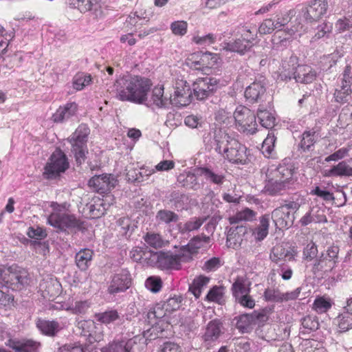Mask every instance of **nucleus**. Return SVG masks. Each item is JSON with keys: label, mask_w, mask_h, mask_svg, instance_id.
<instances>
[{"label": "nucleus", "mask_w": 352, "mask_h": 352, "mask_svg": "<svg viewBox=\"0 0 352 352\" xmlns=\"http://www.w3.org/2000/svg\"><path fill=\"white\" fill-rule=\"evenodd\" d=\"M151 86L150 79L140 76H131L117 79L111 91L121 101L142 104L146 101Z\"/></svg>", "instance_id": "obj_1"}, {"label": "nucleus", "mask_w": 352, "mask_h": 352, "mask_svg": "<svg viewBox=\"0 0 352 352\" xmlns=\"http://www.w3.org/2000/svg\"><path fill=\"white\" fill-rule=\"evenodd\" d=\"M146 321L151 328L144 331L146 340H155L170 324V314L163 303H157L151 308L146 315Z\"/></svg>", "instance_id": "obj_2"}, {"label": "nucleus", "mask_w": 352, "mask_h": 352, "mask_svg": "<svg viewBox=\"0 0 352 352\" xmlns=\"http://www.w3.org/2000/svg\"><path fill=\"white\" fill-rule=\"evenodd\" d=\"M47 223L60 231L84 232L87 230L85 222L74 214L53 212L47 218Z\"/></svg>", "instance_id": "obj_3"}, {"label": "nucleus", "mask_w": 352, "mask_h": 352, "mask_svg": "<svg viewBox=\"0 0 352 352\" xmlns=\"http://www.w3.org/2000/svg\"><path fill=\"white\" fill-rule=\"evenodd\" d=\"M89 133L90 130L86 124H80L67 139L72 146V153L78 165L82 164L87 157L86 155L88 153L87 143Z\"/></svg>", "instance_id": "obj_4"}, {"label": "nucleus", "mask_w": 352, "mask_h": 352, "mask_svg": "<svg viewBox=\"0 0 352 352\" xmlns=\"http://www.w3.org/2000/svg\"><path fill=\"white\" fill-rule=\"evenodd\" d=\"M192 260L191 252L187 246H182L175 252H162L160 253L158 267L164 270L181 269L182 264L188 263Z\"/></svg>", "instance_id": "obj_5"}, {"label": "nucleus", "mask_w": 352, "mask_h": 352, "mask_svg": "<svg viewBox=\"0 0 352 352\" xmlns=\"http://www.w3.org/2000/svg\"><path fill=\"white\" fill-rule=\"evenodd\" d=\"M69 166L67 155L60 148H56L45 164L43 176L47 179H56L65 173Z\"/></svg>", "instance_id": "obj_6"}, {"label": "nucleus", "mask_w": 352, "mask_h": 352, "mask_svg": "<svg viewBox=\"0 0 352 352\" xmlns=\"http://www.w3.org/2000/svg\"><path fill=\"white\" fill-rule=\"evenodd\" d=\"M2 280L7 288L20 291L30 284V278L25 269L18 266H12L2 275Z\"/></svg>", "instance_id": "obj_7"}, {"label": "nucleus", "mask_w": 352, "mask_h": 352, "mask_svg": "<svg viewBox=\"0 0 352 352\" xmlns=\"http://www.w3.org/2000/svg\"><path fill=\"white\" fill-rule=\"evenodd\" d=\"M237 129L246 134H254L257 131L256 115L245 107H239L234 112Z\"/></svg>", "instance_id": "obj_8"}, {"label": "nucleus", "mask_w": 352, "mask_h": 352, "mask_svg": "<svg viewBox=\"0 0 352 352\" xmlns=\"http://www.w3.org/2000/svg\"><path fill=\"white\" fill-rule=\"evenodd\" d=\"M221 80L214 77L199 78L193 83L192 90L197 100H204L212 96L219 88Z\"/></svg>", "instance_id": "obj_9"}, {"label": "nucleus", "mask_w": 352, "mask_h": 352, "mask_svg": "<svg viewBox=\"0 0 352 352\" xmlns=\"http://www.w3.org/2000/svg\"><path fill=\"white\" fill-rule=\"evenodd\" d=\"M228 146L226 150V154L223 155L225 159L234 164H245L248 163V157L245 146L234 138L230 141Z\"/></svg>", "instance_id": "obj_10"}, {"label": "nucleus", "mask_w": 352, "mask_h": 352, "mask_svg": "<svg viewBox=\"0 0 352 352\" xmlns=\"http://www.w3.org/2000/svg\"><path fill=\"white\" fill-rule=\"evenodd\" d=\"M327 0H314L303 10V16L307 23L316 22L327 13Z\"/></svg>", "instance_id": "obj_11"}, {"label": "nucleus", "mask_w": 352, "mask_h": 352, "mask_svg": "<svg viewBox=\"0 0 352 352\" xmlns=\"http://www.w3.org/2000/svg\"><path fill=\"white\" fill-rule=\"evenodd\" d=\"M352 94V62L347 65L342 72L340 89H336L334 98L338 102H344L346 97Z\"/></svg>", "instance_id": "obj_12"}, {"label": "nucleus", "mask_w": 352, "mask_h": 352, "mask_svg": "<svg viewBox=\"0 0 352 352\" xmlns=\"http://www.w3.org/2000/svg\"><path fill=\"white\" fill-rule=\"evenodd\" d=\"M131 284L130 273L126 270H122L111 277L107 291L110 294L124 292L130 287Z\"/></svg>", "instance_id": "obj_13"}, {"label": "nucleus", "mask_w": 352, "mask_h": 352, "mask_svg": "<svg viewBox=\"0 0 352 352\" xmlns=\"http://www.w3.org/2000/svg\"><path fill=\"white\" fill-rule=\"evenodd\" d=\"M140 340L138 336L114 340L101 349V352H133V346Z\"/></svg>", "instance_id": "obj_14"}, {"label": "nucleus", "mask_w": 352, "mask_h": 352, "mask_svg": "<svg viewBox=\"0 0 352 352\" xmlns=\"http://www.w3.org/2000/svg\"><path fill=\"white\" fill-rule=\"evenodd\" d=\"M116 182L111 175H95L89 179V186L98 192L104 193L113 188Z\"/></svg>", "instance_id": "obj_15"}, {"label": "nucleus", "mask_w": 352, "mask_h": 352, "mask_svg": "<svg viewBox=\"0 0 352 352\" xmlns=\"http://www.w3.org/2000/svg\"><path fill=\"white\" fill-rule=\"evenodd\" d=\"M276 228L280 230L290 228L294 221V216L291 215L289 212H285L284 206H280L274 209L270 217Z\"/></svg>", "instance_id": "obj_16"}, {"label": "nucleus", "mask_w": 352, "mask_h": 352, "mask_svg": "<svg viewBox=\"0 0 352 352\" xmlns=\"http://www.w3.org/2000/svg\"><path fill=\"white\" fill-rule=\"evenodd\" d=\"M244 96L250 103L263 101L266 96L265 85L261 81H254L246 87Z\"/></svg>", "instance_id": "obj_17"}, {"label": "nucleus", "mask_w": 352, "mask_h": 352, "mask_svg": "<svg viewBox=\"0 0 352 352\" xmlns=\"http://www.w3.org/2000/svg\"><path fill=\"white\" fill-rule=\"evenodd\" d=\"M210 146L214 151L223 157L226 154V150L228 148L230 141L234 138L229 136L227 133L221 131V129H215L211 137Z\"/></svg>", "instance_id": "obj_18"}, {"label": "nucleus", "mask_w": 352, "mask_h": 352, "mask_svg": "<svg viewBox=\"0 0 352 352\" xmlns=\"http://www.w3.org/2000/svg\"><path fill=\"white\" fill-rule=\"evenodd\" d=\"M223 333V323L219 319L210 321L206 325L202 338L208 344L219 339Z\"/></svg>", "instance_id": "obj_19"}, {"label": "nucleus", "mask_w": 352, "mask_h": 352, "mask_svg": "<svg viewBox=\"0 0 352 352\" xmlns=\"http://www.w3.org/2000/svg\"><path fill=\"white\" fill-rule=\"evenodd\" d=\"M294 168L291 164H279L274 170H271L269 176L272 175L278 179L287 182L291 186L293 184Z\"/></svg>", "instance_id": "obj_20"}, {"label": "nucleus", "mask_w": 352, "mask_h": 352, "mask_svg": "<svg viewBox=\"0 0 352 352\" xmlns=\"http://www.w3.org/2000/svg\"><path fill=\"white\" fill-rule=\"evenodd\" d=\"M316 76V73L312 68L306 65L294 67V78L297 82L308 84L312 82Z\"/></svg>", "instance_id": "obj_21"}, {"label": "nucleus", "mask_w": 352, "mask_h": 352, "mask_svg": "<svg viewBox=\"0 0 352 352\" xmlns=\"http://www.w3.org/2000/svg\"><path fill=\"white\" fill-rule=\"evenodd\" d=\"M78 109L75 102L67 103L63 107H60L52 115V119L54 122H63L74 116Z\"/></svg>", "instance_id": "obj_22"}, {"label": "nucleus", "mask_w": 352, "mask_h": 352, "mask_svg": "<svg viewBox=\"0 0 352 352\" xmlns=\"http://www.w3.org/2000/svg\"><path fill=\"white\" fill-rule=\"evenodd\" d=\"M168 199L172 207L177 211L187 210L190 204L188 196L179 190L172 191L168 196Z\"/></svg>", "instance_id": "obj_23"}, {"label": "nucleus", "mask_w": 352, "mask_h": 352, "mask_svg": "<svg viewBox=\"0 0 352 352\" xmlns=\"http://www.w3.org/2000/svg\"><path fill=\"white\" fill-rule=\"evenodd\" d=\"M102 203V200L100 198L95 197L90 202L85 204L83 211L89 218H99L104 214V208Z\"/></svg>", "instance_id": "obj_24"}, {"label": "nucleus", "mask_w": 352, "mask_h": 352, "mask_svg": "<svg viewBox=\"0 0 352 352\" xmlns=\"http://www.w3.org/2000/svg\"><path fill=\"white\" fill-rule=\"evenodd\" d=\"M290 188L287 182H284L276 177L272 176L265 186V190L270 195H277Z\"/></svg>", "instance_id": "obj_25"}, {"label": "nucleus", "mask_w": 352, "mask_h": 352, "mask_svg": "<svg viewBox=\"0 0 352 352\" xmlns=\"http://www.w3.org/2000/svg\"><path fill=\"white\" fill-rule=\"evenodd\" d=\"M41 343L32 340L12 341L10 346L16 352H37Z\"/></svg>", "instance_id": "obj_26"}, {"label": "nucleus", "mask_w": 352, "mask_h": 352, "mask_svg": "<svg viewBox=\"0 0 352 352\" xmlns=\"http://www.w3.org/2000/svg\"><path fill=\"white\" fill-rule=\"evenodd\" d=\"M37 328L45 336L54 337L60 331V327L58 322L38 319L36 322Z\"/></svg>", "instance_id": "obj_27"}, {"label": "nucleus", "mask_w": 352, "mask_h": 352, "mask_svg": "<svg viewBox=\"0 0 352 352\" xmlns=\"http://www.w3.org/2000/svg\"><path fill=\"white\" fill-rule=\"evenodd\" d=\"M206 220V217H192L184 223H179L177 225L178 230L182 234H188L197 230Z\"/></svg>", "instance_id": "obj_28"}, {"label": "nucleus", "mask_w": 352, "mask_h": 352, "mask_svg": "<svg viewBox=\"0 0 352 352\" xmlns=\"http://www.w3.org/2000/svg\"><path fill=\"white\" fill-rule=\"evenodd\" d=\"M223 50L226 51L236 52L241 55H243L249 51L252 47L250 44H247L241 37L233 41L226 42L223 43Z\"/></svg>", "instance_id": "obj_29"}, {"label": "nucleus", "mask_w": 352, "mask_h": 352, "mask_svg": "<svg viewBox=\"0 0 352 352\" xmlns=\"http://www.w3.org/2000/svg\"><path fill=\"white\" fill-rule=\"evenodd\" d=\"M234 320H236V329L243 333L250 332L254 326L251 314H243L236 316Z\"/></svg>", "instance_id": "obj_30"}, {"label": "nucleus", "mask_w": 352, "mask_h": 352, "mask_svg": "<svg viewBox=\"0 0 352 352\" xmlns=\"http://www.w3.org/2000/svg\"><path fill=\"white\" fill-rule=\"evenodd\" d=\"M93 254V251L87 248L82 249L76 253L75 256L76 263L80 270L85 271L89 267Z\"/></svg>", "instance_id": "obj_31"}, {"label": "nucleus", "mask_w": 352, "mask_h": 352, "mask_svg": "<svg viewBox=\"0 0 352 352\" xmlns=\"http://www.w3.org/2000/svg\"><path fill=\"white\" fill-rule=\"evenodd\" d=\"M177 182L187 189L196 190L200 188L197 176L190 172L180 174L177 177Z\"/></svg>", "instance_id": "obj_32"}, {"label": "nucleus", "mask_w": 352, "mask_h": 352, "mask_svg": "<svg viewBox=\"0 0 352 352\" xmlns=\"http://www.w3.org/2000/svg\"><path fill=\"white\" fill-rule=\"evenodd\" d=\"M270 216L264 214L260 217L259 225L255 228L253 234L258 241L263 240L268 234Z\"/></svg>", "instance_id": "obj_33"}, {"label": "nucleus", "mask_w": 352, "mask_h": 352, "mask_svg": "<svg viewBox=\"0 0 352 352\" xmlns=\"http://www.w3.org/2000/svg\"><path fill=\"white\" fill-rule=\"evenodd\" d=\"M71 6L78 8L82 13L87 12H96L100 6L96 3V0H71L69 3ZM96 14V13H95Z\"/></svg>", "instance_id": "obj_34"}, {"label": "nucleus", "mask_w": 352, "mask_h": 352, "mask_svg": "<svg viewBox=\"0 0 352 352\" xmlns=\"http://www.w3.org/2000/svg\"><path fill=\"white\" fill-rule=\"evenodd\" d=\"M256 212L246 208L237 212L234 215L229 217V222L231 225L236 224L241 221H251L256 217Z\"/></svg>", "instance_id": "obj_35"}, {"label": "nucleus", "mask_w": 352, "mask_h": 352, "mask_svg": "<svg viewBox=\"0 0 352 352\" xmlns=\"http://www.w3.org/2000/svg\"><path fill=\"white\" fill-rule=\"evenodd\" d=\"M195 55H192V57L191 59L188 60L187 64L191 67L194 68L195 69L201 70L204 67H208L209 63H207V61L209 59H214L213 60V63L216 62V56L214 54L212 53H203L201 54L200 58L199 60H192Z\"/></svg>", "instance_id": "obj_36"}, {"label": "nucleus", "mask_w": 352, "mask_h": 352, "mask_svg": "<svg viewBox=\"0 0 352 352\" xmlns=\"http://www.w3.org/2000/svg\"><path fill=\"white\" fill-rule=\"evenodd\" d=\"M326 175L328 177L352 176V168L346 162L342 161L329 169Z\"/></svg>", "instance_id": "obj_37"}, {"label": "nucleus", "mask_w": 352, "mask_h": 352, "mask_svg": "<svg viewBox=\"0 0 352 352\" xmlns=\"http://www.w3.org/2000/svg\"><path fill=\"white\" fill-rule=\"evenodd\" d=\"M151 100L158 107H166L170 104V98L164 96L163 87H155L152 90Z\"/></svg>", "instance_id": "obj_38"}, {"label": "nucleus", "mask_w": 352, "mask_h": 352, "mask_svg": "<svg viewBox=\"0 0 352 352\" xmlns=\"http://www.w3.org/2000/svg\"><path fill=\"white\" fill-rule=\"evenodd\" d=\"M296 58L291 57L289 61H285L282 64V68L278 75V79L282 81H287L294 78V63Z\"/></svg>", "instance_id": "obj_39"}, {"label": "nucleus", "mask_w": 352, "mask_h": 352, "mask_svg": "<svg viewBox=\"0 0 352 352\" xmlns=\"http://www.w3.org/2000/svg\"><path fill=\"white\" fill-rule=\"evenodd\" d=\"M257 118L261 125L268 129H272L275 126L276 118L270 111L261 109H258Z\"/></svg>", "instance_id": "obj_40"}, {"label": "nucleus", "mask_w": 352, "mask_h": 352, "mask_svg": "<svg viewBox=\"0 0 352 352\" xmlns=\"http://www.w3.org/2000/svg\"><path fill=\"white\" fill-rule=\"evenodd\" d=\"M155 219L158 223L170 224L177 222L179 216L173 211L162 209L157 212Z\"/></svg>", "instance_id": "obj_41"}, {"label": "nucleus", "mask_w": 352, "mask_h": 352, "mask_svg": "<svg viewBox=\"0 0 352 352\" xmlns=\"http://www.w3.org/2000/svg\"><path fill=\"white\" fill-rule=\"evenodd\" d=\"M95 318L103 324H110L120 319V316L116 309H108L104 312L95 314Z\"/></svg>", "instance_id": "obj_42"}, {"label": "nucleus", "mask_w": 352, "mask_h": 352, "mask_svg": "<svg viewBox=\"0 0 352 352\" xmlns=\"http://www.w3.org/2000/svg\"><path fill=\"white\" fill-rule=\"evenodd\" d=\"M301 334L309 333L319 328V322L316 316H307L302 319Z\"/></svg>", "instance_id": "obj_43"}, {"label": "nucleus", "mask_w": 352, "mask_h": 352, "mask_svg": "<svg viewBox=\"0 0 352 352\" xmlns=\"http://www.w3.org/2000/svg\"><path fill=\"white\" fill-rule=\"evenodd\" d=\"M272 312L270 307H265L263 309L254 311L251 315L254 320V324L258 326L263 325L269 319L270 314Z\"/></svg>", "instance_id": "obj_44"}, {"label": "nucleus", "mask_w": 352, "mask_h": 352, "mask_svg": "<svg viewBox=\"0 0 352 352\" xmlns=\"http://www.w3.org/2000/svg\"><path fill=\"white\" fill-rule=\"evenodd\" d=\"M209 281L210 278L204 275H200L194 279L190 289L197 298L200 296L203 287L206 286Z\"/></svg>", "instance_id": "obj_45"}, {"label": "nucleus", "mask_w": 352, "mask_h": 352, "mask_svg": "<svg viewBox=\"0 0 352 352\" xmlns=\"http://www.w3.org/2000/svg\"><path fill=\"white\" fill-rule=\"evenodd\" d=\"M210 241V237L206 235H197L192 238L188 244L186 245L188 248V250L191 252V256L195 252H197V250L201 248L204 244L208 243Z\"/></svg>", "instance_id": "obj_46"}, {"label": "nucleus", "mask_w": 352, "mask_h": 352, "mask_svg": "<svg viewBox=\"0 0 352 352\" xmlns=\"http://www.w3.org/2000/svg\"><path fill=\"white\" fill-rule=\"evenodd\" d=\"M160 252H153L148 248V247L143 248V257L142 262L143 265H159L160 261Z\"/></svg>", "instance_id": "obj_47"}, {"label": "nucleus", "mask_w": 352, "mask_h": 352, "mask_svg": "<svg viewBox=\"0 0 352 352\" xmlns=\"http://www.w3.org/2000/svg\"><path fill=\"white\" fill-rule=\"evenodd\" d=\"M27 234L30 238L34 239V241H30V244L34 246L41 245V243L39 241L47 236L45 230L40 227H37L36 228L30 227Z\"/></svg>", "instance_id": "obj_48"}, {"label": "nucleus", "mask_w": 352, "mask_h": 352, "mask_svg": "<svg viewBox=\"0 0 352 352\" xmlns=\"http://www.w3.org/2000/svg\"><path fill=\"white\" fill-rule=\"evenodd\" d=\"M199 171L201 175H204L207 180L214 184L221 185L223 183L225 177L221 174L215 173L207 167L200 168Z\"/></svg>", "instance_id": "obj_49"}, {"label": "nucleus", "mask_w": 352, "mask_h": 352, "mask_svg": "<svg viewBox=\"0 0 352 352\" xmlns=\"http://www.w3.org/2000/svg\"><path fill=\"white\" fill-rule=\"evenodd\" d=\"M245 282L246 280L243 277L238 276L232 284V290L236 298L249 292V289L246 287Z\"/></svg>", "instance_id": "obj_50"}, {"label": "nucleus", "mask_w": 352, "mask_h": 352, "mask_svg": "<svg viewBox=\"0 0 352 352\" xmlns=\"http://www.w3.org/2000/svg\"><path fill=\"white\" fill-rule=\"evenodd\" d=\"M276 138L274 135V131H270L267 138L264 140L261 150L263 153L267 157H269L275 146Z\"/></svg>", "instance_id": "obj_51"}, {"label": "nucleus", "mask_w": 352, "mask_h": 352, "mask_svg": "<svg viewBox=\"0 0 352 352\" xmlns=\"http://www.w3.org/2000/svg\"><path fill=\"white\" fill-rule=\"evenodd\" d=\"M346 311L340 314L337 318L339 332L344 333L352 329V318Z\"/></svg>", "instance_id": "obj_52"}, {"label": "nucleus", "mask_w": 352, "mask_h": 352, "mask_svg": "<svg viewBox=\"0 0 352 352\" xmlns=\"http://www.w3.org/2000/svg\"><path fill=\"white\" fill-rule=\"evenodd\" d=\"M192 91L189 85H185L182 89L177 87L175 91V96L179 98V102L182 105H186L190 102Z\"/></svg>", "instance_id": "obj_53"}, {"label": "nucleus", "mask_w": 352, "mask_h": 352, "mask_svg": "<svg viewBox=\"0 0 352 352\" xmlns=\"http://www.w3.org/2000/svg\"><path fill=\"white\" fill-rule=\"evenodd\" d=\"M144 239L148 245L155 248H160L165 243L162 236L160 234L154 232L146 233L144 236Z\"/></svg>", "instance_id": "obj_54"}, {"label": "nucleus", "mask_w": 352, "mask_h": 352, "mask_svg": "<svg viewBox=\"0 0 352 352\" xmlns=\"http://www.w3.org/2000/svg\"><path fill=\"white\" fill-rule=\"evenodd\" d=\"M272 22L274 23L276 30L280 31L283 30V28L287 25L291 21V17L287 13L285 14H276L271 16Z\"/></svg>", "instance_id": "obj_55"}, {"label": "nucleus", "mask_w": 352, "mask_h": 352, "mask_svg": "<svg viewBox=\"0 0 352 352\" xmlns=\"http://www.w3.org/2000/svg\"><path fill=\"white\" fill-rule=\"evenodd\" d=\"M77 327L79 329H81L80 333L84 336H88L89 338V342H92L91 333L96 328L95 322L91 320H81L78 322Z\"/></svg>", "instance_id": "obj_56"}, {"label": "nucleus", "mask_w": 352, "mask_h": 352, "mask_svg": "<svg viewBox=\"0 0 352 352\" xmlns=\"http://www.w3.org/2000/svg\"><path fill=\"white\" fill-rule=\"evenodd\" d=\"M183 298L182 296L175 295L173 297L169 298L166 302H162L164 307L170 314L173 311L179 309L182 305Z\"/></svg>", "instance_id": "obj_57"}, {"label": "nucleus", "mask_w": 352, "mask_h": 352, "mask_svg": "<svg viewBox=\"0 0 352 352\" xmlns=\"http://www.w3.org/2000/svg\"><path fill=\"white\" fill-rule=\"evenodd\" d=\"M243 237L237 234L234 230L229 229L227 234V244L228 247L237 248L241 245Z\"/></svg>", "instance_id": "obj_58"}, {"label": "nucleus", "mask_w": 352, "mask_h": 352, "mask_svg": "<svg viewBox=\"0 0 352 352\" xmlns=\"http://www.w3.org/2000/svg\"><path fill=\"white\" fill-rule=\"evenodd\" d=\"M315 132L305 131L300 141V147L305 151L309 150L311 146L315 143Z\"/></svg>", "instance_id": "obj_59"}, {"label": "nucleus", "mask_w": 352, "mask_h": 352, "mask_svg": "<svg viewBox=\"0 0 352 352\" xmlns=\"http://www.w3.org/2000/svg\"><path fill=\"white\" fill-rule=\"evenodd\" d=\"M305 204V199L303 197L300 195H297L294 197H292L291 200H285V204L282 206H284V208H286L289 210H294L296 212L300 207Z\"/></svg>", "instance_id": "obj_60"}, {"label": "nucleus", "mask_w": 352, "mask_h": 352, "mask_svg": "<svg viewBox=\"0 0 352 352\" xmlns=\"http://www.w3.org/2000/svg\"><path fill=\"white\" fill-rule=\"evenodd\" d=\"M223 265V263L220 258L212 257L206 261H205L201 269L207 272H214Z\"/></svg>", "instance_id": "obj_61"}, {"label": "nucleus", "mask_w": 352, "mask_h": 352, "mask_svg": "<svg viewBox=\"0 0 352 352\" xmlns=\"http://www.w3.org/2000/svg\"><path fill=\"white\" fill-rule=\"evenodd\" d=\"M146 287L153 293L158 292L162 286V282L160 277H148L145 282Z\"/></svg>", "instance_id": "obj_62"}, {"label": "nucleus", "mask_w": 352, "mask_h": 352, "mask_svg": "<svg viewBox=\"0 0 352 352\" xmlns=\"http://www.w3.org/2000/svg\"><path fill=\"white\" fill-rule=\"evenodd\" d=\"M331 307L330 302L322 297L317 298L313 304V309L319 314L326 312Z\"/></svg>", "instance_id": "obj_63"}, {"label": "nucleus", "mask_w": 352, "mask_h": 352, "mask_svg": "<svg viewBox=\"0 0 352 352\" xmlns=\"http://www.w3.org/2000/svg\"><path fill=\"white\" fill-rule=\"evenodd\" d=\"M120 228L119 232L121 235L124 236H130L133 231V228L131 226V221L129 218H122L118 221Z\"/></svg>", "instance_id": "obj_64"}]
</instances>
